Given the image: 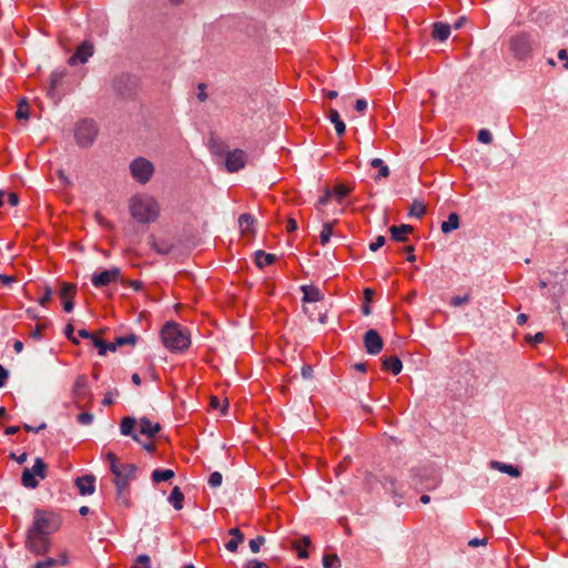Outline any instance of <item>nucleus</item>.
I'll list each match as a JSON object with an SVG mask.
<instances>
[{"label": "nucleus", "mask_w": 568, "mask_h": 568, "mask_svg": "<svg viewBox=\"0 0 568 568\" xmlns=\"http://www.w3.org/2000/svg\"><path fill=\"white\" fill-rule=\"evenodd\" d=\"M132 217L139 223H152L160 213L158 201L146 194L135 195L130 200L129 204Z\"/></svg>", "instance_id": "nucleus-1"}, {"label": "nucleus", "mask_w": 568, "mask_h": 568, "mask_svg": "<svg viewBox=\"0 0 568 568\" xmlns=\"http://www.w3.org/2000/svg\"><path fill=\"white\" fill-rule=\"evenodd\" d=\"M162 342L172 352H183L191 343L186 329L176 323H166L161 332Z\"/></svg>", "instance_id": "nucleus-2"}, {"label": "nucleus", "mask_w": 568, "mask_h": 568, "mask_svg": "<svg viewBox=\"0 0 568 568\" xmlns=\"http://www.w3.org/2000/svg\"><path fill=\"white\" fill-rule=\"evenodd\" d=\"M106 460L110 465V470L114 475L115 487H129L131 480L136 478L138 466L134 464H122L118 457L109 452L105 455Z\"/></svg>", "instance_id": "nucleus-3"}, {"label": "nucleus", "mask_w": 568, "mask_h": 568, "mask_svg": "<svg viewBox=\"0 0 568 568\" xmlns=\"http://www.w3.org/2000/svg\"><path fill=\"white\" fill-rule=\"evenodd\" d=\"M60 524V519L57 515L45 513L42 510H36L33 524L29 528V530L37 534L50 536L51 534L59 529Z\"/></svg>", "instance_id": "nucleus-4"}, {"label": "nucleus", "mask_w": 568, "mask_h": 568, "mask_svg": "<svg viewBox=\"0 0 568 568\" xmlns=\"http://www.w3.org/2000/svg\"><path fill=\"white\" fill-rule=\"evenodd\" d=\"M131 176L140 184H146L154 174V165L145 158L139 156L129 165Z\"/></svg>", "instance_id": "nucleus-5"}, {"label": "nucleus", "mask_w": 568, "mask_h": 568, "mask_svg": "<svg viewBox=\"0 0 568 568\" xmlns=\"http://www.w3.org/2000/svg\"><path fill=\"white\" fill-rule=\"evenodd\" d=\"M98 135V126L94 121L84 119L75 128L74 136L78 145L89 148L93 144Z\"/></svg>", "instance_id": "nucleus-6"}, {"label": "nucleus", "mask_w": 568, "mask_h": 568, "mask_svg": "<svg viewBox=\"0 0 568 568\" xmlns=\"http://www.w3.org/2000/svg\"><path fill=\"white\" fill-rule=\"evenodd\" d=\"M47 464L43 462L41 457H37L34 460V465L32 468H24L22 471L21 481L26 488L34 489L39 486V481L36 477H40L44 479L47 477Z\"/></svg>", "instance_id": "nucleus-7"}, {"label": "nucleus", "mask_w": 568, "mask_h": 568, "mask_svg": "<svg viewBox=\"0 0 568 568\" xmlns=\"http://www.w3.org/2000/svg\"><path fill=\"white\" fill-rule=\"evenodd\" d=\"M509 49L515 59L524 61L530 57L532 42L528 34L520 33L510 39Z\"/></svg>", "instance_id": "nucleus-8"}, {"label": "nucleus", "mask_w": 568, "mask_h": 568, "mask_svg": "<svg viewBox=\"0 0 568 568\" xmlns=\"http://www.w3.org/2000/svg\"><path fill=\"white\" fill-rule=\"evenodd\" d=\"M27 547L37 555L45 554L50 547L49 536L28 530Z\"/></svg>", "instance_id": "nucleus-9"}, {"label": "nucleus", "mask_w": 568, "mask_h": 568, "mask_svg": "<svg viewBox=\"0 0 568 568\" xmlns=\"http://www.w3.org/2000/svg\"><path fill=\"white\" fill-rule=\"evenodd\" d=\"M364 346L369 355H377L382 352L384 342L376 329H368L364 334Z\"/></svg>", "instance_id": "nucleus-10"}, {"label": "nucleus", "mask_w": 568, "mask_h": 568, "mask_svg": "<svg viewBox=\"0 0 568 568\" xmlns=\"http://www.w3.org/2000/svg\"><path fill=\"white\" fill-rule=\"evenodd\" d=\"M246 163V154L243 150L236 149L227 152L225 159L226 170L231 173L244 169Z\"/></svg>", "instance_id": "nucleus-11"}, {"label": "nucleus", "mask_w": 568, "mask_h": 568, "mask_svg": "<svg viewBox=\"0 0 568 568\" xmlns=\"http://www.w3.org/2000/svg\"><path fill=\"white\" fill-rule=\"evenodd\" d=\"M121 275V270L119 267H112L110 270H105L101 273H95L91 277V282L95 287H103L109 285L113 281H118Z\"/></svg>", "instance_id": "nucleus-12"}, {"label": "nucleus", "mask_w": 568, "mask_h": 568, "mask_svg": "<svg viewBox=\"0 0 568 568\" xmlns=\"http://www.w3.org/2000/svg\"><path fill=\"white\" fill-rule=\"evenodd\" d=\"M135 87V78L130 74H121L113 81L114 91L121 97H128Z\"/></svg>", "instance_id": "nucleus-13"}, {"label": "nucleus", "mask_w": 568, "mask_h": 568, "mask_svg": "<svg viewBox=\"0 0 568 568\" xmlns=\"http://www.w3.org/2000/svg\"><path fill=\"white\" fill-rule=\"evenodd\" d=\"M67 75V71L63 69L52 71L50 75V83L47 89V95L57 104L61 98L57 92V89L62 84L64 77Z\"/></svg>", "instance_id": "nucleus-14"}, {"label": "nucleus", "mask_w": 568, "mask_h": 568, "mask_svg": "<svg viewBox=\"0 0 568 568\" xmlns=\"http://www.w3.org/2000/svg\"><path fill=\"white\" fill-rule=\"evenodd\" d=\"M93 44L89 41L82 42L75 50L74 54L69 58V64L85 63L93 55Z\"/></svg>", "instance_id": "nucleus-15"}, {"label": "nucleus", "mask_w": 568, "mask_h": 568, "mask_svg": "<svg viewBox=\"0 0 568 568\" xmlns=\"http://www.w3.org/2000/svg\"><path fill=\"white\" fill-rule=\"evenodd\" d=\"M77 294V286L70 283H62L60 296L63 300V308L65 312L70 313L73 307V297Z\"/></svg>", "instance_id": "nucleus-16"}, {"label": "nucleus", "mask_w": 568, "mask_h": 568, "mask_svg": "<svg viewBox=\"0 0 568 568\" xmlns=\"http://www.w3.org/2000/svg\"><path fill=\"white\" fill-rule=\"evenodd\" d=\"M72 393L77 400H83L91 395L89 382L85 375H79L77 377Z\"/></svg>", "instance_id": "nucleus-17"}, {"label": "nucleus", "mask_w": 568, "mask_h": 568, "mask_svg": "<svg viewBox=\"0 0 568 568\" xmlns=\"http://www.w3.org/2000/svg\"><path fill=\"white\" fill-rule=\"evenodd\" d=\"M94 483H95V477L93 475H85L82 477H78L75 479V485L79 489V493L82 496L92 495L94 493V490H95Z\"/></svg>", "instance_id": "nucleus-18"}, {"label": "nucleus", "mask_w": 568, "mask_h": 568, "mask_svg": "<svg viewBox=\"0 0 568 568\" xmlns=\"http://www.w3.org/2000/svg\"><path fill=\"white\" fill-rule=\"evenodd\" d=\"M148 244L153 251L161 255H166L173 250L172 243L164 240H156L153 235L148 237Z\"/></svg>", "instance_id": "nucleus-19"}, {"label": "nucleus", "mask_w": 568, "mask_h": 568, "mask_svg": "<svg viewBox=\"0 0 568 568\" xmlns=\"http://www.w3.org/2000/svg\"><path fill=\"white\" fill-rule=\"evenodd\" d=\"M135 425L136 419L134 417L126 416L121 420L120 429L122 435L130 436L134 442L140 443L139 435L133 432Z\"/></svg>", "instance_id": "nucleus-20"}, {"label": "nucleus", "mask_w": 568, "mask_h": 568, "mask_svg": "<svg viewBox=\"0 0 568 568\" xmlns=\"http://www.w3.org/2000/svg\"><path fill=\"white\" fill-rule=\"evenodd\" d=\"M140 434L146 435L148 437H154L160 430L161 425L159 423L153 424L148 417H142L139 422Z\"/></svg>", "instance_id": "nucleus-21"}, {"label": "nucleus", "mask_w": 568, "mask_h": 568, "mask_svg": "<svg viewBox=\"0 0 568 568\" xmlns=\"http://www.w3.org/2000/svg\"><path fill=\"white\" fill-rule=\"evenodd\" d=\"M301 290H302V292L304 294L303 295V302H305V303L318 302V301H322L324 298L323 293L316 286L303 285L301 287Z\"/></svg>", "instance_id": "nucleus-22"}, {"label": "nucleus", "mask_w": 568, "mask_h": 568, "mask_svg": "<svg viewBox=\"0 0 568 568\" xmlns=\"http://www.w3.org/2000/svg\"><path fill=\"white\" fill-rule=\"evenodd\" d=\"M389 232L392 235V240L397 242H406L407 241V234L413 232V226L408 224H402V225H392L389 227Z\"/></svg>", "instance_id": "nucleus-23"}, {"label": "nucleus", "mask_w": 568, "mask_h": 568, "mask_svg": "<svg viewBox=\"0 0 568 568\" xmlns=\"http://www.w3.org/2000/svg\"><path fill=\"white\" fill-rule=\"evenodd\" d=\"M452 27L445 22H435L433 24L432 38L438 41H445L450 34Z\"/></svg>", "instance_id": "nucleus-24"}, {"label": "nucleus", "mask_w": 568, "mask_h": 568, "mask_svg": "<svg viewBox=\"0 0 568 568\" xmlns=\"http://www.w3.org/2000/svg\"><path fill=\"white\" fill-rule=\"evenodd\" d=\"M229 534L232 536V538L225 544V548L231 552H235L239 548V545L244 540V534L236 527L231 528Z\"/></svg>", "instance_id": "nucleus-25"}, {"label": "nucleus", "mask_w": 568, "mask_h": 568, "mask_svg": "<svg viewBox=\"0 0 568 568\" xmlns=\"http://www.w3.org/2000/svg\"><path fill=\"white\" fill-rule=\"evenodd\" d=\"M490 467L493 469H496L500 473H504V474H507L514 478L516 477H519L520 476V470L518 467L516 466H513L510 464H505V463H501V462H498V460H493L490 462Z\"/></svg>", "instance_id": "nucleus-26"}, {"label": "nucleus", "mask_w": 568, "mask_h": 568, "mask_svg": "<svg viewBox=\"0 0 568 568\" xmlns=\"http://www.w3.org/2000/svg\"><path fill=\"white\" fill-rule=\"evenodd\" d=\"M403 364L399 357H384L383 369L392 372L394 375H398L402 372Z\"/></svg>", "instance_id": "nucleus-27"}, {"label": "nucleus", "mask_w": 568, "mask_h": 568, "mask_svg": "<svg viewBox=\"0 0 568 568\" xmlns=\"http://www.w3.org/2000/svg\"><path fill=\"white\" fill-rule=\"evenodd\" d=\"M255 219L250 213L241 214L239 217V226L243 235H247L253 231Z\"/></svg>", "instance_id": "nucleus-28"}, {"label": "nucleus", "mask_w": 568, "mask_h": 568, "mask_svg": "<svg viewBox=\"0 0 568 568\" xmlns=\"http://www.w3.org/2000/svg\"><path fill=\"white\" fill-rule=\"evenodd\" d=\"M328 119L334 124L336 134L338 136H342L346 131V126L345 123L342 121L338 111L336 109H331L328 112Z\"/></svg>", "instance_id": "nucleus-29"}, {"label": "nucleus", "mask_w": 568, "mask_h": 568, "mask_svg": "<svg viewBox=\"0 0 568 568\" xmlns=\"http://www.w3.org/2000/svg\"><path fill=\"white\" fill-rule=\"evenodd\" d=\"M459 227V216L457 213H450L448 220L444 221L440 225V230L444 234H448Z\"/></svg>", "instance_id": "nucleus-30"}, {"label": "nucleus", "mask_w": 568, "mask_h": 568, "mask_svg": "<svg viewBox=\"0 0 568 568\" xmlns=\"http://www.w3.org/2000/svg\"><path fill=\"white\" fill-rule=\"evenodd\" d=\"M184 495L180 487L175 486L170 496L169 503L172 504L175 510H181L183 508Z\"/></svg>", "instance_id": "nucleus-31"}, {"label": "nucleus", "mask_w": 568, "mask_h": 568, "mask_svg": "<svg viewBox=\"0 0 568 568\" xmlns=\"http://www.w3.org/2000/svg\"><path fill=\"white\" fill-rule=\"evenodd\" d=\"M384 488L386 491L393 495L394 498H402V494L399 493V487L397 485V481L394 477L386 476L384 477V480L382 481Z\"/></svg>", "instance_id": "nucleus-32"}, {"label": "nucleus", "mask_w": 568, "mask_h": 568, "mask_svg": "<svg viewBox=\"0 0 568 568\" xmlns=\"http://www.w3.org/2000/svg\"><path fill=\"white\" fill-rule=\"evenodd\" d=\"M275 255L265 253L262 250L255 252V264L257 267L263 268L265 265H270L275 261Z\"/></svg>", "instance_id": "nucleus-33"}, {"label": "nucleus", "mask_w": 568, "mask_h": 568, "mask_svg": "<svg viewBox=\"0 0 568 568\" xmlns=\"http://www.w3.org/2000/svg\"><path fill=\"white\" fill-rule=\"evenodd\" d=\"M311 545V540L308 537H303L300 540L293 541V548L296 550L298 558L305 559L308 557V552L306 551V547Z\"/></svg>", "instance_id": "nucleus-34"}, {"label": "nucleus", "mask_w": 568, "mask_h": 568, "mask_svg": "<svg viewBox=\"0 0 568 568\" xmlns=\"http://www.w3.org/2000/svg\"><path fill=\"white\" fill-rule=\"evenodd\" d=\"M175 476L172 469H155L152 471L151 478L153 483L159 484L172 479Z\"/></svg>", "instance_id": "nucleus-35"}, {"label": "nucleus", "mask_w": 568, "mask_h": 568, "mask_svg": "<svg viewBox=\"0 0 568 568\" xmlns=\"http://www.w3.org/2000/svg\"><path fill=\"white\" fill-rule=\"evenodd\" d=\"M426 212V206L424 205L423 202L420 201H417V200H414L412 205H410V209H409V216H415L417 219H420Z\"/></svg>", "instance_id": "nucleus-36"}, {"label": "nucleus", "mask_w": 568, "mask_h": 568, "mask_svg": "<svg viewBox=\"0 0 568 568\" xmlns=\"http://www.w3.org/2000/svg\"><path fill=\"white\" fill-rule=\"evenodd\" d=\"M371 166L378 169L377 178H387L389 175L388 166L384 164L383 160L379 158L373 159L371 161Z\"/></svg>", "instance_id": "nucleus-37"}, {"label": "nucleus", "mask_w": 568, "mask_h": 568, "mask_svg": "<svg viewBox=\"0 0 568 568\" xmlns=\"http://www.w3.org/2000/svg\"><path fill=\"white\" fill-rule=\"evenodd\" d=\"M116 488V501L123 507L129 508L131 506L128 488L126 487H115Z\"/></svg>", "instance_id": "nucleus-38"}, {"label": "nucleus", "mask_w": 568, "mask_h": 568, "mask_svg": "<svg viewBox=\"0 0 568 568\" xmlns=\"http://www.w3.org/2000/svg\"><path fill=\"white\" fill-rule=\"evenodd\" d=\"M324 568H341V560L336 554L325 555L323 557Z\"/></svg>", "instance_id": "nucleus-39"}, {"label": "nucleus", "mask_w": 568, "mask_h": 568, "mask_svg": "<svg viewBox=\"0 0 568 568\" xmlns=\"http://www.w3.org/2000/svg\"><path fill=\"white\" fill-rule=\"evenodd\" d=\"M351 191L352 189L349 186H346L344 184H337L332 191V194L338 202H341L346 195L349 194Z\"/></svg>", "instance_id": "nucleus-40"}, {"label": "nucleus", "mask_w": 568, "mask_h": 568, "mask_svg": "<svg viewBox=\"0 0 568 568\" xmlns=\"http://www.w3.org/2000/svg\"><path fill=\"white\" fill-rule=\"evenodd\" d=\"M138 342V336L135 334H129L126 336H119L115 338V345L119 347L124 345H135Z\"/></svg>", "instance_id": "nucleus-41"}, {"label": "nucleus", "mask_w": 568, "mask_h": 568, "mask_svg": "<svg viewBox=\"0 0 568 568\" xmlns=\"http://www.w3.org/2000/svg\"><path fill=\"white\" fill-rule=\"evenodd\" d=\"M131 568H151V559L148 555H139Z\"/></svg>", "instance_id": "nucleus-42"}, {"label": "nucleus", "mask_w": 568, "mask_h": 568, "mask_svg": "<svg viewBox=\"0 0 568 568\" xmlns=\"http://www.w3.org/2000/svg\"><path fill=\"white\" fill-rule=\"evenodd\" d=\"M333 234V227H332V223L327 222L323 225V229H322V232L320 234V239H321V243L323 245H325L326 243H328L331 236Z\"/></svg>", "instance_id": "nucleus-43"}, {"label": "nucleus", "mask_w": 568, "mask_h": 568, "mask_svg": "<svg viewBox=\"0 0 568 568\" xmlns=\"http://www.w3.org/2000/svg\"><path fill=\"white\" fill-rule=\"evenodd\" d=\"M266 542L264 536H257L254 539H251L248 542L250 549L253 554H257L261 550V547Z\"/></svg>", "instance_id": "nucleus-44"}, {"label": "nucleus", "mask_w": 568, "mask_h": 568, "mask_svg": "<svg viewBox=\"0 0 568 568\" xmlns=\"http://www.w3.org/2000/svg\"><path fill=\"white\" fill-rule=\"evenodd\" d=\"M17 119L21 120H28L29 119V108L26 100H21V102L18 105V110L16 112Z\"/></svg>", "instance_id": "nucleus-45"}, {"label": "nucleus", "mask_w": 568, "mask_h": 568, "mask_svg": "<svg viewBox=\"0 0 568 568\" xmlns=\"http://www.w3.org/2000/svg\"><path fill=\"white\" fill-rule=\"evenodd\" d=\"M210 406L213 408V409H217L221 407L222 409V413L223 414H226V410H227V407H229V402L227 399H224L223 400V405L221 406V400L219 399V397L216 396H212L211 397V400H210Z\"/></svg>", "instance_id": "nucleus-46"}, {"label": "nucleus", "mask_w": 568, "mask_h": 568, "mask_svg": "<svg viewBox=\"0 0 568 568\" xmlns=\"http://www.w3.org/2000/svg\"><path fill=\"white\" fill-rule=\"evenodd\" d=\"M470 301V294L467 293L464 296H454L450 300V305L454 307H459L464 304H467Z\"/></svg>", "instance_id": "nucleus-47"}, {"label": "nucleus", "mask_w": 568, "mask_h": 568, "mask_svg": "<svg viewBox=\"0 0 568 568\" xmlns=\"http://www.w3.org/2000/svg\"><path fill=\"white\" fill-rule=\"evenodd\" d=\"M222 474L219 473V471H214L210 475L209 477V485L212 487V488H217L221 486L222 484Z\"/></svg>", "instance_id": "nucleus-48"}, {"label": "nucleus", "mask_w": 568, "mask_h": 568, "mask_svg": "<svg viewBox=\"0 0 568 568\" xmlns=\"http://www.w3.org/2000/svg\"><path fill=\"white\" fill-rule=\"evenodd\" d=\"M92 343L93 345L99 349V355H105L106 353V342H104L103 339H101L100 337L98 336H92Z\"/></svg>", "instance_id": "nucleus-49"}, {"label": "nucleus", "mask_w": 568, "mask_h": 568, "mask_svg": "<svg viewBox=\"0 0 568 568\" xmlns=\"http://www.w3.org/2000/svg\"><path fill=\"white\" fill-rule=\"evenodd\" d=\"M93 419H94L93 414L88 413V412L81 413L77 417L78 423H80L81 425H84V426L92 424Z\"/></svg>", "instance_id": "nucleus-50"}, {"label": "nucleus", "mask_w": 568, "mask_h": 568, "mask_svg": "<svg viewBox=\"0 0 568 568\" xmlns=\"http://www.w3.org/2000/svg\"><path fill=\"white\" fill-rule=\"evenodd\" d=\"M58 564V559L48 558L45 560L36 562L32 568H51L53 566H57Z\"/></svg>", "instance_id": "nucleus-51"}, {"label": "nucleus", "mask_w": 568, "mask_h": 568, "mask_svg": "<svg viewBox=\"0 0 568 568\" xmlns=\"http://www.w3.org/2000/svg\"><path fill=\"white\" fill-rule=\"evenodd\" d=\"M477 140L479 142H481V143L487 144V143H490L493 141V135H491V133L488 130L481 129L478 132Z\"/></svg>", "instance_id": "nucleus-52"}, {"label": "nucleus", "mask_w": 568, "mask_h": 568, "mask_svg": "<svg viewBox=\"0 0 568 568\" xmlns=\"http://www.w3.org/2000/svg\"><path fill=\"white\" fill-rule=\"evenodd\" d=\"M243 568H270L267 564L257 559H251L244 564Z\"/></svg>", "instance_id": "nucleus-53"}, {"label": "nucleus", "mask_w": 568, "mask_h": 568, "mask_svg": "<svg viewBox=\"0 0 568 568\" xmlns=\"http://www.w3.org/2000/svg\"><path fill=\"white\" fill-rule=\"evenodd\" d=\"M385 236L378 235L374 242L369 244V250L375 252L385 244Z\"/></svg>", "instance_id": "nucleus-54"}, {"label": "nucleus", "mask_w": 568, "mask_h": 568, "mask_svg": "<svg viewBox=\"0 0 568 568\" xmlns=\"http://www.w3.org/2000/svg\"><path fill=\"white\" fill-rule=\"evenodd\" d=\"M45 327V324H38L36 328L30 332V337L33 339H40L42 337V329H44Z\"/></svg>", "instance_id": "nucleus-55"}, {"label": "nucleus", "mask_w": 568, "mask_h": 568, "mask_svg": "<svg viewBox=\"0 0 568 568\" xmlns=\"http://www.w3.org/2000/svg\"><path fill=\"white\" fill-rule=\"evenodd\" d=\"M118 394H119V390H118L116 388H114V389H112V390H109V392L105 394V396H104V398H103L102 404H103L104 406H110V405H112V404H113V395H118Z\"/></svg>", "instance_id": "nucleus-56"}, {"label": "nucleus", "mask_w": 568, "mask_h": 568, "mask_svg": "<svg viewBox=\"0 0 568 568\" xmlns=\"http://www.w3.org/2000/svg\"><path fill=\"white\" fill-rule=\"evenodd\" d=\"M51 296H52V290L50 286H45L44 287V294L43 296L39 300V303L40 305L44 306L50 300H51Z\"/></svg>", "instance_id": "nucleus-57"}, {"label": "nucleus", "mask_w": 568, "mask_h": 568, "mask_svg": "<svg viewBox=\"0 0 568 568\" xmlns=\"http://www.w3.org/2000/svg\"><path fill=\"white\" fill-rule=\"evenodd\" d=\"M197 99L201 101V102H205L207 100V93L205 92L206 90V85L204 83H200L197 85Z\"/></svg>", "instance_id": "nucleus-58"}, {"label": "nucleus", "mask_w": 568, "mask_h": 568, "mask_svg": "<svg viewBox=\"0 0 568 568\" xmlns=\"http://www.w3.org/2000/svg\"><path fill=\"white\" fill-rule=\"evenodd\" d=\"M332 196H333L332 191L329 189H326L324 195L318 199L317 205H320V206L326 205Z\"/></svg>", "instance_id": "nucleus-59"}, {"label": "nucleus", "mask_w": 568, "mask_h": 568, "mask_svg": "<svg viewBox=\"0 0 568 568\" xmlns=\"http://www.w3.org/2000/svg\"><path fill=\"white\" fill-rule=\"evenodd\" d=\"M95 221L104 226V227H108V229H112L113 225L101 214V213H95Z\"/></svg>", "instance_id": "nucleus-60"}, {"label": "nucleus", "mask_w": 568, "mask_h": 568, "mask_svg": "<svg viewBox=\"0 0 568 568\" xmlns=\"http://www.w3.org/2000/svg\"><path fill=\"white\" fill-rule=\"evenodd\" d=\"M367 109V101L365 99H357L355 102V110L357 112H364Z\"/></svg>", "instance_id": "nucleus-61"}, {"label": "nucleus", "mask_w": 568, "mask_h": 568, "mask_svg": "<svg viewBox=\"0 0 568 568\" xmlns=\"http://www.w3.org/2000/svg\"><path fill=\"white\" fill-rule=\"evenodd\" d=\"M8 376H9L8 369H6L2 365H0V388H2L4 386Z\"/></svg>", "instance_id": "nucleus-62"}, {"label": "nucleus", "mask_w": 568, "mask_h": 568, "mask_svg": "<svg viewBox=\"0 0 568 568\" xmlns=\"http://www.w3.org/2000/svg\"><path fill=\"white\" fill-rule=\"evenodd\" d=\"M557 57H558L559 60L565 61L564 68L566 70H568V54H567V51L565 49L559 50Z\"/></svg>", "instance_id": "nucleus-63"}, {"label": "nucleus", "mask_w": 568, "mask_h": 568, "mask_svg": "<svg viewBox=\"0 0 568 568\" xmlns=\"http://www.w3.org/2000/svg\"><path fill=\"white\" fill-rule=\"evenodd\" d=\"M301 373H302L303 378L308 379V378L312 377L313 369H312V367L310 365H304L302 367Z\"/></svg>", "instance_id": "nucleus-64"}]
</instances>
